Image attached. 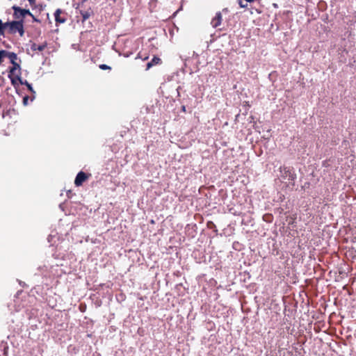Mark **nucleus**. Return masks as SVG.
Instances as JSON below:
<instances>
[{
	"instance_id": "14",
	"label": "nucleus",
	"mask_w": 356,
	"mask_h": 356,
	"mask_svg": "<svg viewBox=\"0 0 356 356\" xmlns=\"http://www.w3.org/2000/svg\"><path fill=\"white\" fill-rule=\"evenodd\" d=\"M18 74V72H13L12 69H10L8 76H16Z\"/></svg>"
},
{
	"instance_id": "7",
	"label": "nucleus",
	"mask_w": 356,
	"mask_h": 356,
	"mask_svg": "<svg viewBox=\"0 0 356 356\" xmlns=\"http://www.w3.org/2000/svg\"><path fill=\"white\" fill-rule=\"evenodd\" d=\"M3 58L7 57L11 63H14L17 59V54L13 52H10L4 50Z\"/></svg>"
},
{
	"instance_id": "8",
	"label": "nucleus",
	"mask_w": 356,
	"mask_h": 356,
	"mask_svg": "<svg viewBox=\"0 0 356 356\" xmlns=\"http://www.w3.org/2000/svg\"><path fill=\"white\" fill-rule=\"evenodd\" d=\"M62 10L60 9H57L54 13L55 20L58 23H64L65 22V19L60 16Z\"/></svg>"
},
{
	"instance_id": "9",
	"label": "nucleus",
	"mask_w": 356,
	"mask_h": 356,
	"mask_svg": "<svg viewBox=\"0 0 356 356\" xmlns=\"http://www.w3.org/2000/svg\"><path fill=\"white\" fill-rule=\"evenodd\" d=\"M45 47H46L45 44L38 45V44L33 43V44H31V49L33 51H43Z\"/></svg>"
},
{
	"instance_id": "17",
	"label": "nucleus",
	"mask_w": 356,
	"mask_h": 356,
	"mask_svg": "<svg viewBox=\"0 0 356 356\" xmlns=\"http://www.w3.org/2000/svg\"><path fill=\"white\" fill-rule=\"evenodd\" d=\"M28 99H29L28 96H25V97H24V99H23V103H24V105H26V104H27Z\"/></svg>"
},
{
	"instance_id": "1",
	"label": "nucleus",
	"mask_w": 356,
	"mask_h": 356,
	"mask_svg": "<svg viewBox=\"0 0 356 356\" xmlns=\"http://www.w3.org/2000/svg\"><path fill=\"white\" fill-rule=\"evenodd\" d=\"M12 8L14 10V17L15 19L22 21L23 18H24L26 15H29L33 17L34 21H38L28 9L21 8L17 6H13Z\"/></svg>"
},
{
	"instance_id": "6",
	"label": "nucleus",
	"mask_w": 356,
	"mask_h": 356,
	"mask_svg": "<svg viewBox=\"0 0 356 356\" xmlns=\"http://www.w3.org/2000/svg\"><path fill=\"white\" fill-rule=\"evenodd\" d=\"M10 79L12 85L15 88H17L19 85H21V81H22V79L21 78V74H18L16 75V76H8Z\"/></svg>"
},
{
	"instance_id": "12",
	"label": "nucleus",
	"mask_w": 356,
	"mask_h": 356,
	"mask_svg": "<svg viewBox=\"0 0 356 356\" xmlns=\"http://www.w3.org/2000/svg\"><path fill=\"white\" fill-rule=\"evenodd\" d=\"M7 28L6 23L3 24L0 19V36L3 35V30Z\"/></svg>"
},
{
	"instance_id": "10",
	"label": "nucleus",
	"mask_w": 356,
	"mask_h": 356,
	"mask_svg": "<svg viewBox=\"0 0 356 356\" xmlns=\"http://www.w3.org/2000/svg\"><path fill=\"white\" fill-rule=\"evenodd\" d=\"M12 65H13V66H12V67H10V69H12L13 72L17 71L18 74H22L20 65L16 61L14 62V63H12Z\"/></svg>"
},
{
	"instance_id": "4",
	"label": "nucleus",
	"mask_w": 356,
	"mask_h": 356,
	"mask_svg": "<svg viewBox=\"0 0 356 356\" xmlns=\"http://www.w3.org/2000/svg\"><path fill=\"white\" fill-rule=\"evenodd\" d=\"M222 17L220 12H218L216 16L211 19V24L213 28L218 27L222 22Z\"/></svg>"
},
{
	"instance_id": "2",
	"label": "nucleus",
	"mask_w": 356,
	"mask_h": 356,
	"mask_svg": "<svg viewBox=\"0 0 356 356\" xmlns=\"http://www.w3.org/2000/svg\"><path fill=\"white\" fill-rule=\"evenodd\" d=\"M7 28L11 33H15L18 32L21 36L24 35V26L23 22L22 20L13 21L10 23H6Z\"/></svg>"
},
{
	"instance_id": "3",
	"label": "nucleus",
	"mask_w": 356,
	"mask_h": 356,
	"mask_svg": "<svg viewBox=\"0 0 356 356\" xmlns=\"http://www.w3.org/2000/svg\"><path fill=\"white\" fill-rule=\"evenodd\" d=\"M280 172L281 177L284 179H288L290 181H293L296 179V175L293 172H291V170L289 168H282Z\"/></svg>"
},
{
	"instance_id": "11",
	"label": "nucleus",
	"mask_w": 356,
	"mask_h": 356,
	"mask_svg": "<svg viewBox=\"0 0 356 356\" xmlns=\"http://www.w3.org/2000/svg\"><path fill=\"white\" fill-rule=\"evenodd\" d=\"M159 61H160L159 58L154 57L150 63H147V69L151 67L152 66L153 63H158Z\"/></svg>"
},
{
	"instance_id": "5",
	"label": "nucleus",
	"mask_w": 356,
	"mask_h": 356,
	"mask_svg": "<svg viewBox=\"0 0 356 356\" xmlns=\"http://www.w3.org/2000/svg\"><path fill=\"white\" fill-rule=\"evenodd\" d=\"M87 177L83 172H79L74 180V184L76 186H81L83 182L86 179Z\"/></svg>"
},
{
	"instance_id": "16",
	"label": "nucleus",
	"mask_w": 356,
	"mask_h": 356,
	"mask_svg": "<svg viewBox=\"0 0 356 356\" xmlns=\"http://www.w3.org/2000/svg\"><path fill=\"white\" fill-rule=\"evenodd\" d=\"M238 3H239L240 7H241V8H247L248 7L247 3L245 4H243V1L241 0L239 1Z\"/></svg>"
},
{
	"instance_id": "15",
	"label": "nucleus",
	"mask_w": 356,
	"mask_h": 356,
	"mask_svg": "<svg viewBox=\"0 0 356 356\" xmlns=\"http://www.w3.org/2000/svg\"><path fill=\"white\" fill-rule=\"evenodd\" d=\"M99 67L100 69L102 70H107V69H111V67L105 64H102V65H99Z\"/></svg>"
},
{
	"instance_id": "18",
	"label": "nucleus",
	"mask_w": 356,
	"mask_h": 356,
	"mask_svg": "<svg viewBox=\"0 0 356 356\" xmlns=\"http://www.w3.org/2000/svg\"><path fill=\"white\" fill-rule=\"evenodd\" d=\"M182 110H183V111H185V106H183V107H182Z\"/></svg>"
},
{
	"instance_id": "13",
	"label": "nucleus",
	"mask_w": 356,
	"mask_h": 356,
	"mask_svg": "<svg viewBox=\"0 0 356 356\" xmlns=\"http://www.w3.org/2000/svg\"><path fill=\"white\" fill-rule=\"evenodd\" d=\"M21 85H26V86H27L28 89L31 92H34L32 86L30 83H29V82L27 81L22 80V81H21Z\"/></svg>"
}]
</instances>
